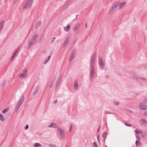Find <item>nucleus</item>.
Returning a JSON list of instances; mask_svg holds the SVG:
<instances>
[{
	"instance_id": "nucleus-1",
	"label": "nucleus",
	"mask_w": 147,
	"mask_h": 147,
	"mask_svg": "<svg viewBox=\"0 0 147 147\" xmlns=\"http://www.w3.org/2000/svg\"><path fill=\"white\" fill-rule=\"evenodd\" d=\"M37 36L38 35L37 34H35L34 36L32 37L31 39L29 42L28 46V49H30L31 47V45L34 43L37 37Z\"/></svg>"
},
{
	"instance_id": "nucleus-2",
	"label": "nucleus",
	"mask_w": 147,
	"mask_h": 147,
	"mask_svg": "<svg viewBox=\"0 0 147 147\" xmlns=\"http://www.w3.org/2000/svg\"><path fill=\"white\" fill-rule=\"evenodd\" d=\"M99 65L100 68L102 69L104 68V65L102 58L99 57Z\"/></svg>"
},
{
	"instance_id": "nucleus-3",
	"label": "nucleus",
	"mask_w": 147,
	"mask_h": 147,
	"mask_svg": "<svg viewBox=\"0 0 147 147\" xmlns=\"http://www.w3.org/2000/svg\"><path fill=\"white\" fill-rule=\"evenodd\" d=\"M33 0H28L26 3L25 6L24 7V9L25 8L26 9L28 8L32 5Z\"/></svg>"
},
{
	"instance_id": "nucleus-4",
	"label": "nucleus",
	"mask_w": 147,
	"mask_h": 147,
	"mask_svg": "<svg viewBox=\"0 0 147 147\" xmlns=\"http://www.w3.org/2000/svg\"><path fill=\"white\" fill-rule=\"evenodd\" d=\"M126 3L125 2H124L122 3H120L119 2L118 4V7L119 9H121L125 5Z\"/></svg>"
},
{
	"instance_id": "nucleus-5",
	"label": "nucleus",
	"mask_w": 147,
	"mask_h": 147,
	"mask_svg": "<svg viewBox=\"0 0 147 147\" xmlns=\"http://www.w3.org/2000/svg\"><path fill=\"white\" fill-rule=\"evenodd\" d=\"M62 79V77L61 76H60L57 79V83L55 84L56 87H58L61 83V81Z\"/></svg>"
},
{
	"instance_id": "nucleus-6",
	"label": "nucleus",
	"mask_w": 147,
	"mask_h": 147,
	"mask_svg": "<svg viewBox=\"0 0 147 147\" xmlns=\"http://www.w3.org/2000/svg\"><path fill=\"white\" fill-rule=\"evenodd\" d=\"M76 51L75 50L73 51L70 57V58L69 59L70 61H71V60H72L74 59L76 55Z\"/></svg>"
},
{
	"instance_id": "nucleus-7",
	"label": "nucleus",
	"mask_w": 147,
	"mask_h": 147,
	"mask_svg": "<svg viewBox=\"0 0 147 147\" xmlns=\"http://www.w3.org/2000/svg\"><path fill=\"white\" fill-rule=\"evenodd\" d=\"M78 85L77 81L75 80L74 84V89L75 91H76L78 89Z\"/></svg>"
},
{
	"instance_id": "nucleus-8",
	"label": "nucleus",
	"mask_w": 147,
	"mask_h": 147,
	"mask_svg": "<svg viewBox=\"0 0 147 147\" xmlns=\"http://www.w3.org/2000/svg\"><path fill=\"white\" fill-rule=\"evenodd\" d=\"M24 100V96L23 95L20 99V101L18 103L17 105L19 106H20L23 102Z\"/></svg>"
},
{
	"instance_id": "nucleus-9",
	"label": "nucleus",
	"mask_w": 147,
	"mask_h": 147,
	"mask_svg": "<svg viewBox=\"0 0 147 147\" xmlns=\"http://www.w3.org/2000/svg\"><path fill=\"white\" fill-rule=\"evenodd\" d=\"M24 100V96L23 95L20 99V101L18 103L17 105L19 106H20L23 102Z\"/></svg>"
},
{
	"instance_id": "nucleus-10",
	"label": "nucleus",
	"mask_w": 147,
	"mask_h": 147,
	"mask_svg": "<svg viewBox=\"0 0 147 147\" xmlns=\"http://www.w3.org/2000/svg\"><path fill=\"white\" fill-rule=\"evenodd\" d=\"M140 108L143 110L147 109V106L146 105H143V104L141 103L140 105Z\"/></svg>"
},
{
	"instance_id": "nucleus-11",
	"label": "nucleus",
	"mask_w": 147,
	"mask_h": 147,
	"mask_svg": "<svg viewBox=\"0 0 147 147\" xmlns=\"http://www.w3.org/2000/svg\"><path fill=\"white\" fill-rule=\"evenodd\" d=\"M20 47H19L13 53L11 58V60H12L15 57V56L16 55V54L17 53L19 49L20 48Z\"/></svg>"
},
{
	"instance_id": "nucleus-12",
	"label": "nucleus",
	"mask_w": 147,
	"mask_h": 147,
	"mask_svg": "<svg viewBox=\"0 0 147 147\" xmlns=\"http://www.w3.org/2000/svg\"><path fill=\"white\" fill-rule=\"evenodd\" d=\"M57 125L53 122H52L48 127L51 128H56L57 127Z\"/></svg>"
},
{
	"instance_id": "nucleus-13",
	"label": "nucleus",
	"mask_w": 147,
	"mask_h": 147,
	"mask_svg": "<svg viewBox=\"0 0 147 147\" xmlns=\"http://www.w3.org/2000/svg\"><path fill=\"white\" fill-rule=\"evenodd\" d=\"M27 71V70L26 69L24 72H23L22 74H20L19 75V77H20V78H24L25 76L26 75V74Z\"/></svg>"
},
{
	"instance_id": "nucleus-14",
	"label": "nucleus",
	"mask_w": 147,
	"mask_h": 147,
	"mask_svg": "<svg viewBox=\"0 0 147 147\" xmlns=\"http://www.w3.org/2000/svg\"><path fill=\"white\" fill-rule=\"evenodd\" d=\"M119 3V2H117L114 3L113 5L112 8V9H113L115 10L116 9L117 7L118 6V4Z\"/></svg>"
},
{
	"instance_id": "nucleus-15",
	"label": "nucleus",
	"mask_w": 147,
	"mask_h": 147,
	"mask_svg": "<svg viewBox=\"0 0 147 147\" xmlns=\"http://www.w3.org/2000/svg\"><path fill=\"white\" fill-rule=\"evenodd\" d=\"M70 28L71 27L69 25H67L66 27H64V28L65 31L68 32Z\"/></svg>"
},
{
	"instance_id": "nucleus-16",
	"label": "nucleus",
	"mask_w": 147,
	"mask_h": 147,
	"mask_svg": "<svg viewBox=\"0 0 147 147\" xmlns=\"http://www.w3.org/2000/svg\"><path fill=\"white\" fill-rule=\"evenodd\" d=\"M39 89V87L38 86L36 88L34 91L33 93V95H36L38 93V90Z\"/></svg>"
},
{
	"instance_id": "nucleus-17",
	"label": "nucleus",
	"mask_w": 147,
	"mask_h": 147,
	"mask_svg": "<svg viewBox=\"0 0 147 147\" xmlns=\"http://www.w3.org/2000/svg\"><path fill=\"white\" fill-rule=\"evenodd\" d=\"M80 24H78L77 25L75 26L73 29V30L74 32H75L79 28Z\"/></svg>"
},
{
	"instance_id": "nucleus-18",
	"label": "nucleus",
	"mask_w": 147,
	"mask_h": 147,
	"mask_svg": "<svg viewBox=\"0 0 147 147\" xmlns=\"http://www.w3.org/2000/svg\"><path fill=\"white\" fill-rule=\"evenodd\" d=\"M94 74H90V75L89 80L90 82H92L94 78Z\"/></svg>"
},
{
	"instance_id": "nucleus-19",
	"label": "nucleus",
	"mask_w": 147,
	"mask_h": 147,
	"mask_svg": "<svg viewBox=\"0 0 147 147\" xmlns=\"http://www.w3.org/2000/svg\"><path fill=\"white\" fill-rule=\"evenodd\" d=\"M69 1H67L63 5V8L64 9H66L68 7V6L69 5Z\"/></svg>"
},
{
	"instance_id": "nucleus-20",
	"label": "nucleus",
	"mask_w": 147,
	"mask_h": 147,
	"mask_svg": "<svg viewBox=\"0 0 147 147\" xmlns=\"http://www.w3.org/2000/svg\"><path fill=\"white\" fill-rule=\"evenodd\" d=\"M55 81V79H53V80L51 81L50 82V84H49V87L50 88H51L53 86L54 84Z\"/></svg>"
},
{
	"instance_id": "nucleus-21",
	"label": "nucleus",
	"mask_w": 147,
	"mask_h": 147,
	"mask_svg": "<svg viewBox=\"0 0 147 147\" xmlns=\"http://www.w3.org/2000/svg\"><path fill=\"white\" fill-rule=\"evenodd\" d=\"M4 24V21H2L0 23V31L1 30L3 29V26Z\"/></svg>"
},
{
	"instance_id": "nucleus-22",
	"label": "nucleus",
	"mask_w": 147,
	"mask_h": 147,
	"mask_svg": "<svg viewBox=\"0 0 147 147\" xmlns=\"http://www.w3.org/2000/svg\"><path fill=\"white\" fill-rule=\"evenodd\" d=\"M91 69L90 71V74H94V65H91Z\"/></svg>"
},
{
	"instance_id": "nucleus-23",
	"label": "nucleus",
	"mask_w": 147,
	"mask_h": 147,
	"mask_svg": "<svg viewBox=\"0 0 147 147\" xmlns=\"http://www.w3.org/2000/svg\"><path fill=\"white\" fill-rule=\"evenodd\" d=\"M41 21L40 20L39 21L36 23V28L37 29L38 27H39L41 24Z\"/></svg>"
},
{
	"instance_id": "nucleus-24",
	"label": "nucleus",
	"mask_w": 147,
	"mask_h": 147,
	"mask_svg": "<svg viewBox=\"0 0 147 147\" xmlns=\"http://www.w3.org/2000/svg\"><path fill=\"white\" fill-rule=\"evenodd\" d=\"M136 133L138 134H141L142 133V132L140 130H139L138 129L135 130Z\"/></svg>"
},
{
	"instance_id": "nucleus-25",
	"label": "nucleus",
	"mask_w": 147,
	"mask_h": 147,
	"mask_svg": "<svg viewBox=\"0 0 147 147\" xmlns=\"http://www.w3.org/2000/svg\"><path fill=\"white\" fill-rule=\"evenodd\" d=\"M60 133L61 138L63 139H64L65 137L64 135V133L63 130V131H62L60 132Z\"/></svg>"
},
{
	"instance_id": "nucleus-26",
	"label": "nucleus",
	"mask_w": 147,
	"mask_h": 147,
	"mask_svg": "<svg viewBox=\"0 0 147 147\" xmlns=\"http://www.w3.org/2000/svg\"><path fill=\"white\" fill-rule=\"evenodd\" d=\"M136 146H140L142 145V143L141 142L137 140L136 141Z\"/></svg>"
},
{
	"instance_id": "nucleus-27",
	"label": "nucleus",
	"mask_w": 147,
	"mask_h": 147,
	"mask_svg": "<svg viewBox=\"0 0 147 147\" xmlns=\"http://www.w3.org/2000/svg\"><path fill=\"white\" fill-rule=\"evenodd\" d=\"M34 146L36 147H41L42 145L39 143H36L34 144Z\"/></svg>"
},
{
	"instance_id": "nucleus-28",
	"label": "nucleus",
	"mask_w": 147,
	"mask_h": 147,
	"mask_svg": "<svg viewBox=\"0 0 147 147\" xmlns=\"http://www.w3.org/2000/svg\"><path fill=\"white\" fill-rule=\"evenodd\" d=\"M0 120L2 121H4V118L3 115L0 113Z\"/></svg>"
},
{
	"instance_id": "nucleus-29",
	"label": "nucleus",
	"mask_w": 147,
	"mask_h": 147,
	"mask_svg": "<svg viewBox=\"0 0 147 147\" xmlns=\"http://www.w3.org/2000/svg\"><path fill=\"white\" fill-rule=\"evenodd\" d=\"M20 107V106H19V105H16L15 110V113H16L18 111V110L19 109Z\"/></svg>"
},
{
	"instance_id": "nucleus-30",
	"label": "nucleus",
	"mask_w": 147,
	"mask_h": 147,
	"mask_svg": "<svg viewBox=\"0 0 147 147\" xmlns=\"http://www.w3.org/2000/svg\"><path fill=\"white\" fill-rule=\"evenodd\" d=\"M95 59H94L93 58H91V64H90V65H93L94 63L95 62Z\"/></svg>"
},
{
	"instance_id": "nucleus-31",
	"label": "nucleus",
	"mask_w": 147,
	"mask_h": 147,
	"mask_svg": "<svg viewBox=\"0 0 147 147\" xmlns=\"http://www.w3.org/2000/svg\"><path fill=\"white\" fill-rule=\"evenodd\" d=\"M70 39V36H68L66 38L65 41H67V42L69 43Z\"/></svg>"
},
{
	"instance_id": "nucleus-32",
	"label": "nucleus",
	"mask_w": 147,
	"mask_h": 147,
	"mask_svg": "<svg viewBox=\"0 0 147 147\" xmlns=\"http://www.w3.org/2000/svg\"><path fill=\"white\" fill-rule=\"evenodd\" d=\"M141 121L142 122L143 124H147V122L146 121V120H144L143 119H142L141 120Z\"/></svg>"
},
{
	"instance_id": "nucleus-33",
	"label": "nucleus",
	"mask_w": 147,
	"mask_h": 147,
	"mask_svg": "<svg viewBox=\"0 0 147 147\" xmlns=\"http://www.w3.org/2000/svg\"><path fill=\"white\" fill-rule=\"evenodd\" d=\"M69 43L67 42V41H65L64 43H63V47L64 48L66 46H67L68 44Z\"/></svg>"
},
{
	"instance_id": "nucleus-34",
	"label": "nucleus",
	"mask_w": 147,
	"mask_h": 147,
	"mask_svg": "<svg viewBox=\"0 0 147 147\" xmlns=\"http://www.w3.org/2000/svg\"><path fill=\"white\" fill-rule=\"evenodd\" d=\"M107 135V133L106 132H104L102 135V136L104 138H105L106 137V136Z\"/></svg>"
},
{
	"instance_id": "nucleus-35",
	"label": "nucleus",
	"mask_w": 147,
	"mask_h": 147,
	"mask_svg": "<svg viewBox=\"0 0 147 147\" xmlns=\"http://www.w3.org/2000/svg\"><path fill=\"white\" fill-rule=\"evenodd\" d=\"M115 10L113 9H112V8L109 11V14L110 15H111L114 11Z\"/></svg>"
},
{
	"instance_id": "nucleus-36",
	"label": "nucleus",
	"mask_w": 147,
	"mask_h": 147,
	"mask_svg": "<svg viewBox=\"0 0 147 147\" xmlns=\"http://www.w3.org/2000/svg\"><path fill=\"white\" fill-rule=\"evenodd\" d=\"M93 147H98L97 145L96 142H93Z\"/></svg>"
},
{
	"instance_id": "nucleus-37",
	"label": "nucleus",
	"mask_w": 147,
	"mask_h": 147,
	"mask_svg": "<svg viewBox=\"0 0 147 147\" xmlns=\"http://www.w3.org/2000/svg\"><path fill=\"white\" fill-rule=\"evenodd\" d=\"M124 124L126 126H127L131 127L132 126L131 124L127 123L125 122L124 123Z\"/></svg>"
},
{
	"instance_id": "nucleus-38",
	"label": "nucleus",
	"mask_w": 147,
	"mask_h": 147,
	"mask_svg": "<svg viewBox=\"0 0 147 147\" xmlns=\"http://www.w3.org/2000/svg\"><path fill=\"white\" fill-rule=\"evenodd\" d=\"M8 110L7 109H5L3 111H2V112L3 114H5L8 111Z\"/></svg>"
},
{
	"instance_id": "nucleus-39",
	"label": "nucleus",
	"mask_w": 147,
	"mask_h": 147,
	"mask_svg": "<svg viewBox=\"0 0 147 147\" xmlns=\"http://www.w3.org/2000/svg\"><path fill=\"white\" fill-rule=\"evenodd\" d=\"M114 104L115 105H118L119 104V103L118 102L114 101L113 102Z\"/></svg>"
},
{
	"instance_id": "nucleus-40",
	"label": "nucleus",
	"mask_w": 147,
	"mask_h": 147,
	"mask_svg": "<svg viewBox=\"0 0 147 147\" xmlns=\"http://www.w3.org/2000/svg\"><path fill=\"white\" fill-rule=\"evenodd\" d=\"M49 145L51 147H57V146L55 145L52 144H49Z\"/></svg>"
},
{
	"instance_id": "nucleus-41",
	"label": "nucleus",
	"mask_w": 147,
	"mask_h": 147,
	"mask_svg": "<svg viewBox=\"0 0 147 147\" xmlns=\"http://www.w3.org/2000/svg\"><path fill=\"white\" fill-rule=\"evenodd\" d=\"M136 139L138 140H140L141 138L138 135H136Z\"/></svg>"
},
{
	"instance_id": "nucleus-42",
	"label": "nucleus",
	"mask_w": 147,
	"mask_h": 147,
	"mask_svg": "<svg viewBox=\"0 0 147 147\" xmlns=\"http://www.w3.org/2000/svg\"><path fill=\"white\" fill-rule=\"evenodd\" d=\"M57 130L58 131H59V132H61L62 131H63V130L60 127H57Z\"/></svg>"
},
{
	"instance_id": "nucleus-43",
	"label": "nucleus",
	"mask_w": 147,
	"mask_h": 147,
	"mask_svg": "<svg viewBox=\"0 0 147 147\" xmlns=\"http://www.w3.org/2000/svg\"><path fill=\"white\" fill-rule=\"evenodd\" d=\"M97 139L98 141V142L100 144V136L99 135H98L97 136Z\"/></svg>"
},
{
	"instance_id": "nucleus-44",
	"label": "nucleus",
	"mask_w": 147,
	"mask_h": 147,
	"mask_svg": "<svg viewBox=\"0 0 147 147\" xmlns=\"http://www.w3.org/2000/svg\"><path fill=\"white\" fill-rule=\"evenodd\" d=\"M5 82H4L1 84V87H4L5 86Z\"/></svg>"
},
{
	"instance_id": "nucleus-45",
	"label": "nucleus",
	"mask_w": 147,
	"mask_h": 147,
	"mask_svg": "<svg viewBox=\"0 0 147 147\" xmlns=\"http://www.w3.org/2000/svg\"><path fill=\"white\" fill-rule=\"evenodd\" d=\"M29 126L28 124H27L26 126L24 127V129H27L28 128Z\"/></svg>"
},
{
	"instance_id": "nucleus-46",
	"label": "nucleus",
	"mask_w": 147,
	"mask_h": 147,
	"mask_svg": "<svg viewBox=\"0 0 147 147\" xmlns=\"http://www.w3.org/2000/svg\"><path fill=\"white\" fill-rule=\"evenodd\" d=\"M72 124H71L70 125V128H69V133L71 132V131L72 130Z\"/></svg>"
},
{
	"instance_id": "nucleus-47",
	"label": "nucleus",
	"mask_w": 147,
	"mask_h": 147,
	"mask_svg": "<svg viewBox=\"0 0 147 147\" xmlns=\"http://www.w3.org/2000/svg\"><path fill=\"white\" fill-rule=\"evenodd\" d=\"M147 134L146 133L145 134H143L141 135V137H144L145 136L147 135Z\"/></svg>"
},
{
	"instance_id": "nucleus-48",
	"label": "nucleus",
	"mask_w": 147,
	"mask_h": 147,
	"mask_svg": "<svg viewBox=\"0 0 147 147\" xmlns=\"http://www.w3.org/2000/svg\"><path fill=\"white\" fill-rule=\"evenodd\" d=\"M147 102V99H146L144 100L143 101V103L145 104H146L147 103L146 102Z\"/></svg>"
},
{
	"instance_id": "nucleus-49",
	"label": "nucleus",
	"mask_w": 147,
	"mask_h": 147,
	"mask_svg": "<svg viewBox=\"0 0 147 147\" xmlns=\"http://www.w3.org/2000/svg\"><path fill=\"white\" fill-rule=\"evenodd\" d=\"M96 57V54L94 53L93 55L92 58L95 59V58Z\"/></svg>"
},
{
	"instance_id": "nucleus-50",
	"label": "nucleus",
	"mask_w": 147,
	"mask_h": 147,
	"mask_svg": "<svg viewBox=\"0 0 147 147\" xmlns=\"http://www.w3.org/2000/svg\"><path fill=\"white\" fill-rule=\"evenodd\" d=\"M51 58V57L50 56H49L48 57V58L47 59V60L48 61L50 60Z\"/></svg>"
},
{
	"instance_id": "nucleus-51",
	"label": "nucleus",
	"mask_w": 147,
	"mask_h": 147,
	"mask_svg": "<svg viewBox=\"0 0 147 147\" xmlns=\"http://www.w3.org/2000/svg\"><path fill=\"white\" fill-rule=\"evenodd\" d=\"M105 113L106 114H111V113L109 112V111H106L105 112Z\"/></svg>"
},
{
	"instance_id": "nucleus-52",
	"label": "nucleus",
	"mask_w": 147,
	"mask_h": 147,
	"mask_svg": "<svg viewBox=\"0 0 147 147\" xmlns=\"http://www.w3.org/2000/svg\"><path fill=\"white\" fill-rule=\"evenodd\" d=\"M144 115L145 116H147V111H145L144 113Z\"/></svg>"
},
{
	"instance_id": "nucleus-53",
	"label": "nucleus",
	"mask_w": 147,
	"mask_h": 147,
	"mask_svg": "<svg viewBox=\"0 0 147 147\" xmlns=\"http://www.w3.org/2000/svg\"><path fill=\"white\" fill-rule=\"evenodd\" d=\"M48 62V61L46 60L43 63L44 64H46Z\"/></svg>"
},
{
	"instance_id": "nucleus-54",
	"label": "nucleus",
	"mask_w": 147,
	"mask_h": 147,
	"mask_svg": "<svg viewBox=\"0 0 147 147\" xmlns=\"http://www.w3.org/2000/svg\"><path fill=\"white\" fill-rule=\"evenodd\" d=\"M17 0H13V3L14 4H15L16 3V2Z\"/></svg>"
},
{
	"instance_id": "nucleus-55",
	"label": "nucleus",
	"mask_w": 147,
	"mask_h": 147,
	"mask_svg": "<svg viewBox=\"0 0 147 147\" xmlns=\"http://www.w3.org/2000/svg\"><path fill=\"white\" fill-rule=\"evenodd\" d=\"M100 126H99L98 129V130H97V132H99V131H100Z\"/></svg>"
},
{
	"instance_id": "nucleus-56",
	"label": "nucleus",
	"mask_w": 147,
	"mask_h": 147,
	"mask_svg": "<svg viewBox=\"0 0 147 147\" xmlns=\"http://www.w3.org/2000/svg\"><path fill=\"white\" fill-rule=\"evenodd\" d=\"M141 79L143 80H146V79L144 78H142Z\"/></svg>"
},
{
	"instance_id": "nucleus-57",
	"label": "nucleus",
	"mask_w": 147,
	"mask_h": 147,
	"mask_svg": "<svg viewBox=\"0 0 147 147\" xmlns=\"http://www.w3.org/2000/svg\"><path fill=\"white\" fill-rule=\"evenodd\" d=\"M57 102V100H56L54 101L53 103H54V104H55Z\"/></svg>"
},
{
	"instance_id": "nucleus-58",
	"label": "nucleus",
	"mask_w": 147,
	"mask_h": 147,
	"mask_svg": "<svg viewBox=\"0 0 147 147\" xmlns=\"http://www.w3.org/2000/svg\"><path fill=\"white\" fill-rule=\"evenodd\" d=\"M54 39H52V40H51V42L52 43H53V42H54Z\"/></svg>"
},
{
	"instance_id": "nucleus-59",
	"label": "nucleus",
	"mask_w": 147,
	"mask_h": 147,
	"mask_svg": "<svg viewBox=\"0 0 147 147\" xmlns=\"http://www.w3.org/2000/svg\"><path fill=\"white\" fill-rule=\"evenodd\" d=\"M105 139H106V138H104L103 140H104V142H105Z\"/></svg>"
},
{
	"instance_id": "nucleus-60",
	"label": "nucleus",
	"mask_w": 147,
	"mask_h": 147,
	"mask_svg": "<svg viewBox=\"0 0 147 147\" xmlns=\"http://www.w3.org/2000/svg\"><path fill=\"white\" fill-rule=\"evenodd\" d=\"M85 27L86 28H87V23H86L85 25Z\"/></svg>"
},
{
	"instance_id": "nucleus-61",
	"label": "nucleus",
	"mask_w": 147,
	"mask_h": 147,
	"mask_svg": "<svg viewBox=\"0 0 147 147\" xmlns=\"http://www.w3.org/2000/svg\"><path fill=\"white\" fill-rule=\"evenodd\" d=\"M56 38L55 37H53L52 38L53 39H54V40Z\"/></svg>"
},
{
	"instance_id": "nucleus-62",
	"label": "nucleus",
	"mask_w": 147,
	"mask_h": 147,
	"mask_svg": "<svg viewBox=\"0 0 147 147\" xmlns=\"http://www.w3.org/2000/svg\"><path fill=\"white\" fill-rule=\"evenodd\" d=\"M107 78H109L108 76L107 75Z\"/></svg>"
},
{
	"instance_id": "nucleus-63",
	"label": "nucleus",
	"mask_w": 147,
	"mask_h": 147,
	"mask_svg": "<svg viewBox=\"0 0 147 147\" xmlns=\"http://www.w3.org/2000/svg\"><path fill=\"white\" fill-rule=\"evenodd\" d=\"M78 16V15H77V18Z\"/></svg>"
},
{
	"instance_id": "nucleus-64",
	"label": "nucleus",
	"mask_w": 147,
	"mask_h": 147,
	"mask_svg": "<svg viewBox=\"0 0 147 147\" xmlns=\"http://www.w3.org/2000/svg\"><path fill=\"white\" fill-rule=\"evenodd\" d=\"M106 147H107V146H106Z\"/></svg>"
}]
</instances>
